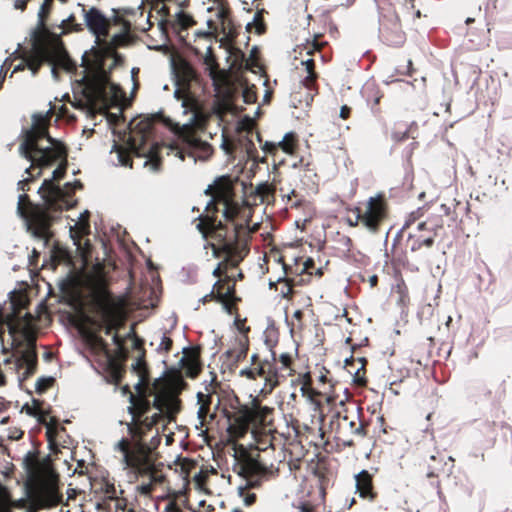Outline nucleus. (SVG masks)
<instances>
[{"label": "nucleus", "mask_w": 512, "mask_h": 512, "mask_svg": "<svg viewBox=\"0 0 512 512\" xmlns=\"http://www.w3.org/2000/svg\"><path fill=\"white\" fill-rule=\"evenodd\" d=\"M32 120V126L23 132V140L19 146L21 156L31 162L25 173H30L35 167L41 170L62 159L64 164L59 165L53 171L51 179L53 182L58 181L66 174L67 148L62 142L49 135V118L47 116L36 114Z\"/></svg>", "instance_id": "5"}, {"label": "nucleus", "mask_w": 512, "mask_h": 512, "mask_svg": "<svg viewBox=\"0 0 512 512\" xmlns=\"http://www.w3.org/2000/svg\"><path fill=\"white\" fill-rule=\"evenodd\" d=\"M257 141L260 143V147L263 150L265 154L275 156L278 150L280 149L279 146H277V142L272 141H265L263 142L260 132H255Z\"/></svg>", "instance_id": "53"}, {"label": "nucleus", "mask_w": 512, "mask_h": 512, "mask_svg": "<svg viewBox=\"0 0 512 512\" xmlns=\"http://www.w3.org/2000/svg\"><path fill=\"white\" fill-rule=\"evenodd\" d=\"M208 117L201 111H195L188 124L177 131L178 137L187 145L197 148L202 144L199 132H203L208 125Z\"/></svg>", "instance_id": "19"}, {"label": "nucleus", "mask_w": 512, "mask_h": 512, "mask_svg": "<svg viewBox=\"0 0 512 512\" xmlns=\"http://www.w3.org/2000/svg\"><path fill=\"white\" fill-rule=\"evenodd\" d=\"M232 470L246 481L244 485L238 487V494L246 506L253 505L257 499L256 494L250 490L259 488L262 480L273 473L267 465L243 449L238 452Z\"/></svg>", "instance_id": "11"}, {"label": "nucleus", "mask_w": 512, "mask_h": 512, "mask_svg": "<svg viewBox=\"0 0 512 512\" xmlns=\"http://www.w3.org/2000/svg\"><path fill=\"white\" fill-rule=\"evenodd\" d=\"M94 35L96 36V46L86 51L82 56V67L84 69L82 78L83 95L92 109L107 101L108 86H111L112 89L116 88L110 83L109 72L105 69V59L115 53V44L120 38L131 34H114L111 41L107 40L110 34Z\"/></svg>", "instance_id": "6"}, {"label": "nucleus", "mask_w": 512, "mask_h": 512, "mask_svg": "<svg viewBox=\"0 0 512 512\" xmlns=\"http://www.w3.org/2000/svg\"><path fill=\"white\" fill-rule=\"evenodd\" d=\"M357 214V221L372 233H377L389 218V203L384 193H377L365 202L351 209Z\"/></svg>", "instance_id": "15"}, {"label": "nucleus", "mask_w": 512, "mask_h": 512, "mask_svg": "<svg viewBox=\"0 0 512 512\" xmlns=\"http://www.w3.org/2000/svg\"><path fill=\"white\" fill-rule=\"evenodd\" d=\"M367 359L364 357L354 358L350 357L345 361V369L353 377V382L359 387L367 385L366 378V365Z\"/></svg>", "instance_id": "30"}, {"label": "nucleus", "mask_w": 512, "mask_h": 512, "mask_svg": "<svg viewBox=\"0 0 512 512\" xmlns=\"http://www.w3.org/2000/svg\"><path fill=\"white\" fill-rule=\"evenodd\" d=\"M374 473L363 469L354 475L355 493L364 501L374 503L379 497V492L374 483V475L378 468H373Z\"/></svg>", "instance_id": "22"}, {"label": "nucleus", "mask_w": 512, "mask_h": 512, "mask_svg": "<svg viewBox=\"0 0 512 512\" xmlns=\"http://www.w3.org/2000/svg\"><path fill=\"white\" fill-rule=\"evenodd\" d=\"M201 353L202 348L199 345L184 348L183 356L179 360V367L177 368L184 371L186 377L197 378L203 370Z\"/></svg>", "instance_id": "23"}, {"label": "nucleus", "mask_w": 512, "mask_h": 512, "mask_svg": "<svg viewBox=\"0 0 512 512\" xmlns=\"http://www.w3.org/2000/svg\"><path fill=\"white\" fill-rule=\"evenodd\" d=\"M24 482L29 505L25 512H39L63 504L61 475L50 454L41 455L35 448L22 459Z\"/></svg>", "instance_id": "3"}, {"label": "nucleus", "mask_w": 512, "mask_h": 512, "mask_svg": "<svg viewBox=\"0 0 512 512\" xmlns=\"http://www.w3.org/2000/svg\"><path fill=\"white\" fill-rule=\"evenodd\" d=\"M161 438L157 434L151 439L150 444L146 441H131L122 438L116 444V450L122 454V465L131 483L142 480L136 486V492L145 497H150L156 485L162 484L165 476L162 473L163 464L159 462L157 446Z\"/></svg>", "instance_id": "4"}, {"label": "nucleus", "mask_w": 512, "mask_h": 512, "mask_svg": "<svg viewBox=\"0 0 512 512\" xmlns=\"http://www.w3.org/2000/svg\"><path fill=\"white\" fill-rule=\"evenodd\" d=\"M245 190V183L238 177L222 176L218 178L206 190V194L211 195L212 199L207 204L205 212L217 217L220 206H222L225 224H242L252 234L257 229L256 227L251 229L249 226L253 215V206L269 203L274 198L275 188L264 182L257 185L249 194Z\"/></svg>", "instance_id": "1"}, {"label": "nucleus", "mask_w": 512, "mask_h": 512, "mask_svg": "<svg viewBox=\"0 0 512 512\" xmlns=\"http://www.w3.org/2000/svg\"><path fill=\"white\" fill-rule=\"evenodd\" d=\"M267 13L265 9L257 10L254 14L253 20L248 22L246 25V32H252V29H255V32H266L267 26L264 20V14Z\"/></svg>", "instance_id": "46"}, {"label": "nucleus", "mask_w": 512, "mask_h": 512, "mask_svg": "<svg viewBox=\"0 0 512 512\" xmlns=\"http://www.w3.org/2000/svg\"><path fill=\"white\" fill-rule=\"evenodd\" d=\"M448 210L449 208L445 204L440 205L439 213L431 214L426 220L417 224L418 232H427L435 237L437 231L444 226L443 214H448Z\"/></svg>", "instance_id": "31"}, {"label": "nucleus", "mask_w": 512, "mask_h": 512, "mask_svg": "<svg viewBox=\"0 0 512 512\" xmlns=\"http://www.w3.org/2000/svg\"><path fill=\"white\" fill-rule=\"evenodd\" d=\"M294 374V360L289 353H282L278 358L272 353L271 359H267L255 352L250 356L249 366L239 371L240 377L252 381L260 378L264 381L259 390L263 396L271 394L287 377Z\"/></svg>", "instance_id": "8"}, {"label": "nucleus", "mask_w": 512, "mask_h": 512, "mask_svg": "<svg viewBox=\"0 0 512 512\" xmlns=\"http://www.w3.org/2000/svg\"><path fill=\"white\" fill-rule=\"evenodd\" d=\"M164 512H183V510L175 499H171L166 503Z\"/></svg>", "instance_id": "64"}, {"label": "nucleus", "mask_w": 512, "mask_h": 512, "mask_svg": "<svg viewBox=\"0 0 512 512\" xmlns=\"http://www.w3.org/2000/svg\"><path fill=\"white\" fill-rule=\"evenodd\" d=\"M454 468V459L452 457H445L442 453L436 452L432 454L427 461L428 478H438L441 475L449 476Z\"/></svg>", "instance_id": "25"}, {"label": "nucleus", "mask_w": 512, "mask_h": 512, "mask_svg": "<svg viewBox=\"0 0 512 512\" xmlns=\"http://www.w3.org/2000/svg\"><path fill=\"white\" fill-rule=\"evenodd\" d=\"M129 399L131 405L128 407V411L132 415V419L145 417L146 414L150 412L151 408L153 407L147 395L142 394L140 391L138 396H135L134 394L131 393Z\"/></svg>", "instance_id": "35"}, {"label": "nucleus", "mask_w": 512, "mask_h": 512, "mask_svg": "<svg viewBox=\"0 0 512 512\" xmlns=\"http://www.w3.org/2000/svg\"><path fill=\"white\" fill-rule=\"evenodd\" d=\"M324 36V34H314V40L311 44L307 46L308 54H312L313 51H320L322 47L325 45L324 42H320V39Z\"/></svg>", "instance_id": "61"}, {"label": "nucleus", "mask_w": 512, "mask_h": 512, "mask_svg": "<svg viewBox=\"0 0 512 512\" xmlns=\"http://www.w3.org/2000/svg\"><path fill=\"white\" fill-rule=\"evenodd\" d=\"M218 387L219 383L217 382V375L214 372H211L210 383L205 387L206 392L197 393V404L199 405L197 416L201 426H205L207 424L208 418L213 420L215 417L214 414L210 413V407L212 404L213 394L216 393V389Z\"/></svg>", "instance_id": "24"}, {"label": "nucleus", "mask_w": 512, "mask_h": 512, "mask_svg": "<svg viewBox=\"0 0 512 512\" xmlns=\"http://www.w3.org/2000/svg\"><path fill=\"white\" fill-rule=\"evenodd\" d=\"M92 306L100 317L99 327L106 335L118 330L123 322V307L120 300L104 286L96 288L92 293Z\"/></svg>", "instance_id": "14"}, {"label": "nucleus", "mask_w": 512, "mask_h": 512, "mask_svg": "<svg viewBox=\"0 0 512 512\" xmlns=\"http://www.w3.org/2000/svg\"><path fill=\"white\" fill-rule=\"evenodd\" d=\"M277 146H279L280 150H282L284 153L293 155L299 146V138L297 133H286L282 140L277 142Z\"/></svg>", "instance_id": "44"}, {"label": "nucleus", "mask_w": 512, "mask_h": 512, "mask_svg": "<svg viewBox=\"0 0 512 512\" xmlns=\"http://www.w3.org/2000/svg\"><path fill=\"white\" fill-rule=\"evenodd\" d=\"M50 413L51 407L44 409L42 406L41 409L39 410V414L35 416L39 424L44 425L45 427L49 425V420L47 419V417L50 415Z\"/></svg>", "instance_id": "63"}, {"label": "nucleus", "mask_w": 512, "mask_h": 512, "mask_svg": "<svg viewBox=\"0 0 512 512\" xmlns=\"http://www.w3.org/2000/svg\"><path fill=\"white\" fill-rule=\"evenodd\" d=\"M405 40V34H382L381 37V41L390 47H400Z\"/></svg>", "instance_id": "51"}, {"label": "nucleus", "mask_w": 512, "mask_h": 512, "mask_svg": "<svg viewBox=\"0 0 512 512\" xmlns=\"http://www.w3.org/2000/svg\"><path fill=\"white\" fill-rule=\"evenodd\" d=\"M56 380L53 377H40L36 381L35 391L38 394H44L55 384Z\"/></svg>", "instance_id": "54"}, {"label": "nucleus", "mask_w": 512, "mask_h": 512, "mask_svg": "<svg viewBox=\"0 0 512 512\" xmlns=\"http://www.w3.org/2000/svg\"><path fill=\"white\" fill-rule=\"evenodd\" d=\"M280 192L283 194V197H287L290 208H299L306 203L305 198L295 189H292L289 193L284 194V188L281 187Z\"/></svg>", "instance_id": "48"}, {"label": "nucleus", "mask_w": 512, "mask_h": 512, "mask_svg": "<svg viewBox=\"0 0 512 512\" xmlns=\"http://www.w3.org/2000/svg\"><path fill=\"white\" fill-rule=\"evenodd\" d=\"M231 279L229 275H225L224 278L220 277L212 289L216 294V302L222 304L230 315L237 313V303L240 301V298L236 296V288H234V283H231Z\"/></svg>", "instance_id": "20"}, {"label": "nucleus", "mask_w": 512, "mask_h": 512, "mask_svg": "<svg viewBox=\"0 0 512 512\" xmlns=\"http://www.w3.org/2000/svg\"><path fill=\"white\" fill-rule=\"evenodd\" d=\"M17 211L19 215L26 221L28 231L38 239L44 240L46 243L53 236L51 226L53 224V216L48 209L42 205L34 204L30 197L24 193L19 195Z\"/></svg>", "instance_id": "13"}, {"label": "nucleus", "mask_w": 512, "mask_h": 512, "mask_svg": "<svg viewBox=\"0 0 512 512\" xmlns=\"http://www.w3.org/2000/svg\"><path fill=\"white\" fill-rule=\"evenodd\" d=\"M402 237L403 234L398 233L396 235L390 251L391 261L402 266L409 264L407 255L408 251L415 253L418 252L422 247L431 248L434 245V235L418 232L417 228L415 231L408 232L404 249L401 246Z\"/></svg>", "instance_id": "17"}, {"label": "nucleus", "mask_w": 512, "mask_h": 512, "mask_svg": "<svg viewBox=\"0 0 512 512\" xmlns=\"http://www.w3.org/2000/svg\"><path fill=\"white\" fill-rule=\"evenodd\" d=\"M293 383L299 384L301 395L316 406H320L321 395L328 394L326 390H318L313 387V380L310 372L299 373Z\"/></svg>", "instance_id": "27"}, {"label": "nucleus", "mask_w": 512, "mask_h": 512, "mask_svg": "<svg viewBox=\"0 0 512 512\" xmlns=\"http://www.w3.org/2000/svg\"><path fill=\"white\" fill-rule=\"evenodd\" d=\"M256 86H246L243 90L242 97L246 104H254L257 101Z\"/></svg>", "instance_id": "56"}, {"label": "nucleus", "mask_w": 512, "mask_h": 512, "mask_svg": "<svg viewBox=\"0 0 512 512\" xmlns=\"http://www.w3.org/2000/svg\"><path fill=\"white\" fill-rule=\"evenodd\" d=\"M197 229L205 239L210 240L213 255L222 260L212 275L218 280L239 267L250 252L251 231L242 224L227 225L213 214L205 212L198 217Z\"/></svg>", "instance_id": "2"}, {"label": "nucleus", "mask_w": 512, "mask_h": 512, "mask_svg": "<svg viewBox=\"0 0 512 512\" xmlns=\"http://www.w3.org/2000/svg\"><path fill=\"white\" fill-rule=\"evenodd\" d=\"M38 193L45 201V208L49 210H57V201L62 196V191L59 186L55 185L53 180L45 179L39 188Z\"/></svg>", "instance_id": "32"}, {"label": "nucleus", "mask_w": 512, "mask_h": 512, "mask_svg": "<svg viewBox=\"0 0 512 512\" xmlns=\"http://www.w3.org/2000/svg\"><path fill=\"white\" fill-rule=\"evenodd\" d=\"M43 404H44L43 400H39V399L33 398L32 399V404L30 405V404L26 403L22 407V411H25L26 414L29 415V416L35 417L36 415L39 414V410L41 409Z\"/></svg>", "instance_id": "55"}, {"label": "nucleus", "mask_w": 512, "mask_h": 512, "mask_svg": "<svg viewBox=\"0 0 512 512\" xmlns=\"http://www.w3.org/2000/svg\"><path fill=\"white\" fill-rule=\"evenodd\" d=\"M63 34H31L30 49L23 52V60L27 67L36 75L43 64L52 66V74L57 77V69L61 68L73 73L76 63L66 51L61 36Z\"/></svg>", "instance_id": "7"}, {"label": "nucleus", "mask_w": 512, "mask_h": 512, "mask_svg": "<svg viewBox=\"0 0 512 512\" xmlns=\"http://www.w3.org/2000/svg\"><path fill=\"white\" fill-rule=\"evenodd\" d=\"M330 371L325 367L320 369V375L318 376V390H326L328 394H323L320 397V403L325 400L328 405H336L338 396L335 394V384L329 377Z\"/></svg>", "instance_id": "33"}, {"label": "nucleus", "mask_w": 512, "mask_h": 512, "mask_svg": "<svg viewBox=\"0 0 512 512\" xmlns=\"http://www.w3.org/2000/svg\"><path fill=\"white\" fill-rule=\"evenodd\" d=\"M188 383L184 380L183 372L177 367H170L166 370L163 380L157 379L153 383V389L162 388L175 398L188 389Z\"/></svg>", "instance_id": "21"}, {"label": "nucleus", "mask_w": 512, "mask_h": 512, "mask_svg": "<svg viewBox=\"0 0 512 512\" xmlns=\"http://www.w3.org/2000/svg\"><path fill=\"white\" fill-rule=\"evenodd\" d=\"M273 414L274 408L263 406L258 398H254L250 405H242L227 415L228 433L232 438H241L251 426H269L273 423Z\"/></svg>", "instance_id": "12"}, {"label": "nucleus", "mask_w": 512, "mask_h": 512, "mask_svg": "<svg viewBox=\"0 0 512 512\" xmlns=\"http://www.w3.org/2000/svg\"><path fill=\"white\" fill-rule=\"evenodd\" d=\"M190 89V86H188L187 88L177 86L174 95L178 100H183L184 107L192 109L195 103L190 95Z\"/></svg>", "instance_id": "49"}, {"label": "nucleus", "mask_w": 512, "mask_h": 512, "mask_svg": "<svg viewBox=\"0 0 512 512\" xmlns=\"http://www.w3.org/2000/svg\"><path fill=\"white\" fill-rule=\"evenodd\" d=\"M317 79L318 74H307L302 80V84L308 90L315 91V93H318Z\"/></svg>", "instance_id": "59"}, {"label": "nucleus", "mask_w": 512, "mask_h": 512, "mask_svg": "<svg viewBox=\"0 0 512 512\" xmlns=\"http://www.w3.org/2000/svg\"><path fill=\"white\" fill-rule=\"evenodd\" d=\"M173 72L178 87H191L192 81L196 80L197 74L193 66L185 59L173 62Z\"/></svg>", "instance_id": "29"}, {"label": "nucleus", "mask_w": 512, "mask_h": 512, "mask_svg": "<svg viewBox=\"0 0 512 512\" xmlns=\"http://www.w3.org/2000/svg\"><path fill=\"white\" fill-rule=\"evenodd\" d=\"M28 505V497L13 500L10 490L6 486L0 484V512H12L13 508L26 509Z\"/></svg>", "instance_id": "34"}, {"label": "nucleus", "mask_w": 512, "mask_h": 512, "mask_svg": "<svg viewBox=\"0 0 512 512\" xmlns=\"http://www.w3.org/2000/svg\"><path fill=\"white\" fill-rule=\"evenodd\" d=\"M114 149L118 154V160L121 163V165L132 168L133 160L131 158L130 151L118 144L114 145Z\"/></svg>", "instance_id": "52"}, {"label": "nucleus", "mask_w": 512, "mask_h": 512, "mask_svg": "<svg viewBox=\"0 0 512 512\" xmlns=\"http://www.w3.org/2000/svg\"><path fill=\"white\" fill-rule=\"evenodd\" d=\"M305 328L304 312L301 309H297L291 317V332L300 334Z\"/></svg>", "instance_id": "47"}, {"label": "nucleus", "mask_w": 512, "mask_h": 512, "mask_svg": "<svg viewBox=\"0 0 512 512\" xmlns=\"http://www.w3.org/2000/svg\"><path fill=\"white\" fill-rule=\"evenodd\" d=\"M279 262L282 263V268L284 271V276L279 277L277 280V284L280 285L279 293L282 298L292 300L296 293L294 287L299 284V281L292 277L294 274L293 269L283 261V257L279 258ZM295 274L297 275L298 273L295 272ZM276 290H278V287H276Z\"/></svg>", "instance_id": "28"}, {"label": "nucleus", "mask_w": 512, "mask_h": 512, "mask_svg": "<svg viewBox=\"0 0 512 512\" xmlns=\"http://www.w3.org/2000/svg\"><path fill=\"white\" fill-rule=\"evenodd\" d=\"M175 24L180 30H187L192 28L196 24V22L191 15L183 11H180L176 15Z\"/></svg>", "instance_id": "50"}, {"label": "nucleus", "mask_w": 512, "mask_h": 512, "mask_svg": "<svg viewBox=\"0 0 512 512\" xmlns=\"http://www.w3.org/2000/svg\"><path fill=\"white\" fill-rule=\"evenodd\" d=\"M106 371L109 377V381L116 385L121 383L125 374L123 365L113 357H109Z\"/></svg>", "instance_id": "41"}, {"label": "nucleus", "mask_w": 512, "mask_h": 512, "mask_svg": "<svg viewBox=\"0 0 512 512\" xmlns=\"http://www.w3.org/2000/svg\"><path fill=\"white\" fill-rule=\"evenodd\" d=\"M146 35L148 36L147 46L149 49L160 51L164 54H169L174 50L169 34H157L159 36L158 40L154 39L150 34Z\"/></svg>", "instance_id": "39"}, {"label": "nucleus", "mask_w": 512, "mask_h": 512, "mask_svg": "<svg viewBox=\"0 0 512 512\" xmlns=\"http://www.w3.org/2000/svg\"><path fill=\"white\" fill-rule=\"evenodd\" d=\"M248 351L249 338L247 335H241L235 339L234 346L226 352V355L231 358L234 363H239L247 357Z\"/></svg>", "instance_id": "38"}, {"label": "nucleus", "mask_w": 512, "mask_h": 512, "mask_svg": "<svg viewBox=\"0 0 512 512\" xmlns=\"http://www.w3.org/2000/svg\"><path fill=\"white\" fill-rule=\"evenodd\" d=\"M156 391L152 406L160 412L165 413L168 417H172L180 410L181 401L175 398L165 390L159 387Z\"/></svg>", "instance_id": "26"}, {"label": "nucleus", "mask_w": 512, "mask_h": 512, "mask_svg": "<svg viewBox=\"0 0 512 512\" xmlns=\"http://www.w3.org/2000/svg\"><path fill=\"white\" fill-rule=\"evenodd\" d=\"M53 0H44L39 13H38V23L36 27L31 32H51L47 27V19L52 10Z\"/></svg>", "instance_id": "40"}, {"label": "nucleus", "mask_w": 512, "mask_h": 512, "mask_svg": "<svg viewBox=\"0 0 512 512\" xmlns=\"http://www.w3.org/2000/svg\"><path fill=\"white\" fill-rule=\"evenodd\" d=\"M83 11L90 32H109L112 27L119 28V32H148L152 27L149 17L143 11L113 10L112 17H106L95 7Z\"/></svg>", "instance_id": "9"}, {"label": "nucleus", "mask_w": 512, "mask_h": 512, "mask_svg": "<svg viewBox=\"0 0 512 512\" xmlns=\"http://www.w3.org/2000/svg\"><path fill=\"white\" fill-rule=\"evenodd\" d=\"M153 424L145 417L133 418L128 424V432L132 437L131 441H145L147 431L153 428Z\"/></svg>", "instance_id": "36"}, {"label": "nucleus", "mask_w": 512, "mask_h": 512, "mask_svg": "<svg viewBox=\"0 0 512 512\" xmlns=\"http://www.w3.org/2000/svg\"><path fill=\"white\" fill-rule=\"evenodd\" d=\"M59 431H65V428L59 425V421L55 416H50L49 425L46 426V438L51 450H56L58 447L56 438Z\"/></svg>", "instance_id": "42"}, {"label": "nucleus", "mask_w": 512, "mask_h": 512, "mask_svg": "<svg viewBox=\"0 0 512 512\" xmlns=\"http://www.w3.org/2000/svg\"><path fill=\"white\" fill-rule=\"evenodd\" d=\"M133 368L139 374L140 382L137 384V388L140 389L141 388V382H143L145 380V378L147 377V375H148V369H147L145 360L142 359V358H139L137 360L135 366H133Z\"/></svg>", "instance_id": "58"}, {"label": "nucleus", "mask_w": 512, "mask_h": 512, "mask_svg": "<svg viewBox=\"0 0 512 512\" xmlns=\"http://www.w3.org/2000/svg\"><path fill=\"white\" fill-rule=\"evenodd\" d=\"M30 176L23 179V180H20L18 182V189L19 190H22V191H29L30 188H29V184L32 183L36 178L40 177L41 174H42V171L39 170L38 173L34 176L30 173H28Z\"/></svg>", "instance_id": "60"}, {"label": "nucleus", "mask_w": 512, "mask_h": 512, "mask_svg": "<svg viewBox=\"0 0 512 512\" xmlns=\"http://www.w3.org/2000/svg\"><path fill=\"white\" fill-rule=\"evenodd\" d=\"M426 212L425 207H419L416 210L412 211L405 219V222L399 231L400 234H403L405 231L410 230L414 224H418L421 222Z\"/></svg>", "instance_id": "45"}, {"label": "nucleus", "mask_w": 512, "mask_h": 512, "mask_svg": "<svg viewBox=\"0 0 512 512\" xmlns=\"http://www.w3.org/2000/svg\"><path fill=\"white\" fill-rule=\"evenodd\" d=\"M221 147L226 152V154L232 156L236 150L235 142L227 136H223V141Z\"/></svg>", "instance_id": "62"}, {"label": "nucleus", "mask_w": 512, "mask_h": 512, "mask_svg": "<svg viewBox=\"0 0 512 512\" xmlns=\"http://www.w3.org/2000/svg\"><path fill=\"white\" fill-rule=\"evenodd\" d=\"M153 121L150 119L142 120L137 124L140 132V141L144 142L146 137L150 134L152 130Z\"/></svg>", "instance_id": "57"}, {"label": "nucleus", "mask_w": 512, "mask_h": 512, "mask_svg": "<svg viewBox=\"0 0 512 512\" xmlns=\"http://www.w3.org/2000/svg\"><path fill=\"white\" fill-rule=\"evenodd\" d=\"M204 63L207 65L216 92L214 113L221 119L229 113H237V106L234 103L237 89L231 81L229 73L220 69L217 58L210 46L207 48Z\"/></svg>", "instance_id": "10"}, {"label": "nucleus", "mask_w": 512, "mask_h": 512, "mask_svg": "<svg viewBox=\"0 0 512 512\" xmlns=\"http://www.w3.org/2000/svg\"><path fill=\"white\" fill-rule=\"evenodd\" d=\"M365 95L367 101L371 104V109L373 113L380 114L381 109L379 107L380 101L383 98V93L380 91V89L376 85H367L365 87Z\"/></svg>", "instance_id": "43"}, {"label": "nucleus", "mask_w": 512, "mask_h": 512, "mask_svg": "<svg viewBox=\"0 0 512 512\" xmlns=\"http://www.w3.org/2000/svg\"><path fill=\"white\" fill-rule=\"evenodd\" d=\"M312 474L318 479L320 492L324 498L330 481V468L324 458L318 459L315 465L312 466Z\"/></svg>", "instance_id": "37"}, {"label": "nucleus", "mask_w": 512, "mask_h": 512, "mask_svg": "<svg viewBox=\"0 0 512 512\" xmlns=\"http://www.w3.org/2000/svg\"><path fill=\"white\" fill-rule=\"evenodd\" d=\"M361 410L358 407L352 412L345 409L343 416L338 412L341 421L335 432V442L340 450L355 448L357 445L355 438L364 439L367 436L368 423L360 419Z\"/></svg>", "instance_id": "16"}, {"label": "nucleus", "mask_w": 512, "mask_h": 512, "mask_svg": "<svg viewBox=\"0 0 512 512\" xmlns=\"http://www.w3.org/2000/svg\"><path fill=\"white\" fill-rule=\"evenodd\" d=\"M272 423L269 426H259L257 428H254L253 434L255 439V446L251 448H246L243 445H236L234 448V462H236V456L238 455V452L240 449H243L251 454L254 458L259 459L262 463L267 465L270 470L272 471L273 464L271 463L268 465L265 458L261 455V453L268 452L269 450L274 453L275 446H274V430L271 428Z\"/></svg>", "instance_id": "18"}]
</instances>
